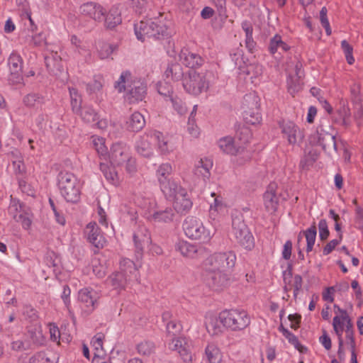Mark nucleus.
<instances>
[{"label": "nucleus", "mask_w": 363, "mask_h": 363, "mask_svg": "<svg viewBox=\"0 0 363 363\" xmlns=\"http://www.w3.org/2000/svg\"><path fill=\"white\" fill-rule=\"evenodd\" d=\"M114 88L119 93L125 91V99L129 104L142 101L147 94V84L128 70L121 73L118 80L114 83Z\"/></svg>", "instance_id": "nucleus-1"}, {"label": "nucleus", "mask_w": 363, "mask_h": 363, "mask_svg": "<svg viewBox=\"0 0 363 363\" xmlns=\"http://www.w3.org/2000/svg\"><path fill=\"white\" fill-rule=\"evenodd\" d=\"M57 185L61 195L67 202L77 203L80 201L81 185L73 173L60 172L57 176Z\"/></svg>", "instance_id": "nucleus-2"}, {"label": "nucleus", "mask_w": 363, "mask_h": 363, "mask_svg": "<svg viewBox=\"0 0 363 363\" xmlns=\"http://www.w3.org/2000/svg\"><path fill=\"white\" fill-rule=\"evenodd\" d=\"M230 239L247 250H251L255 247L254 237L241 214L232 216Z\"/></svg>", "instance_id": "nucleus-3"}, {"label": "nucleus", "mask_w": 363, "mask_h": 363, "mask_svg": "<svg viewBox=\"0 0 363 363\" xmlns=\"http://www.w3.org/2000/svg\"><path fill=\"white\" fill-rule=\"evenodd\" d=\"M220 321L223 327L232 331L242 330L250 323V318L243 310H224L219 313Z\"/></svg>", "instance_id": "nucleus-4"}, {"label": "nucleus", "mask_w": 363, "mask_h": 363, "mask_svg": "<svg viewBox=\"0 0 363 363\" xmlns=\"http://www.w3.org/2000/svg\"><path fill=\"white\" fill-rule=\"evenodd\" d=\"M182 85L188 94L198 96L208 90L209 82L204 72L189 70L183 79Z\"/></svg>", "instance_id": "nucleus-5"}, {"label": "nucleus", "mask_w": 363, "mask_h": 363, "mask_svg": "<svg viewBox=\"0 0 363 363\" xmlns=\"http://www.w3.org/2000/svg\"><path fill=\"white\" fill-rule=\"evenodd\" d=\"M332 129L330 125L320 124L317 127L316 132L311 135L310 143L313 145L321 146L323 150L328 153L332 151H337L335 136L328 131Z\"/></svg>", "instance_id": "nucleus-6"}, {"label": "nucleus", "mask_w": 363, "mask_h": 363, "mask_svg": "<svg viewBox=\"0 0 363 363\" xmlns=\"http://www.w3.org/2000/svg\"><path fill=\"white\" fill-rule=\"evenodd\" d=\"M183 229L186 235L192 240L206 242L211 238L210 232L206 229L203 223L195 217L188 216L183 223Z\"/></svg>", "instance_id": "nucleus-7"}, {"label": "nucleus", "mask_w": 363, "mask_h": 363, "mask_svg": "<svg viewBox=\"0 0 363 363\" xmlns=\"http://www.w3.org/2000/svg\"><path fill=\"white\" fill-rule=\"evenodd\" d=\"M230 274L222 270L206 269L205 281L214 291H221L230 284Z\"/></svg>", "instance_id": "nucleus-8"}, {"label": "nucleus", "mask_w": 363, "mask_h": 363, "mask_svg": "<svg viewBox=\"0 0 363 363\" xmlns=\"http://www.w3.org/2000/svg\"><path fill=\"white\" fill-rule=\"evenodd\" d=\"M236 255L232 251L215 253L208 259V262L211 266V269L223 272L234 267Z\"/></svg>", "instance_id": "nucleus-9"}, {"label": "nucleus", "mask_w": 363, "mask_h": 363, "mask_svg": "<svg viewBox=\"0 0 363 363\" xmlns=\"http://www.w3.org/2000/svg\"><path fill=\"white\" fill-rule=\"evenodd\" d=\"M151 26H155L156 28H164V20L161 18H148L142 20L134 25V30L137 38L144 41L146 38L150 39L152 35L150 32Z\"/></svg>", "instance_id": "nucleus-10"}, {"label": "nucleus", "mask_w": 363, "mask_h": 363, "mask_svg": "<svg viewBox=\"0 0 363 363\" xmlns=\"http://www.w3.org/2000/svg\"><path fill=\"white\" fill-rule=\"evenodd\" d=\"M98 292L92 289L85 288L79 291L78 300L84 313L90 314L98 306L99 299Z\"/></svg>", "instance_id": "nucleus-11"}, {"label": "nucleus", "mask_w": 363, "mask_h": 363, "mask_svg": "<svg viewBox=\"0 0 363 363\" xmlns=\"http://www.w3.org/2000/svg\"><path fill=\"white\" fill-rule=\"evenodd\" d=\"M283 138H286L290 145L299 144L303 141V131L292 121L279 123Z\"/></svg>", "instance_id": "nucleus-12"}, {"label": "nucleus", "mask_w": 363, "mask_h": 363, "mask_svg": "<svg viewBox=\"0 0 363 363\" xmlns=\"http://www.w3.org/2000/svg\"><path fill=\"white\" fill-rule=\"evenodd\" d=\"M130 152L127 145L122 143L112 145L107 159L113 167L123 165L129 159Z\"/></svg>", "instance_id": "nucleus-13"}, {"label": "nucleus", "mask_w": 363, "mask_h": 363, "mask_svg": "<svg viewBox=\"0 0 363 363\" xmlns=\"http://www.w3.org/2000/svg\"><path fill=\"white\" fill-rule=\"evenodd\" d=\"M23 59L16 52H13L9 59L8 65L10 69L9 81L13 84H17L23 80Z\"/></svg>", "instance_id": "nucleus-14"}, {"label": "nucleus", "mask_w": 363, "mask_h": 363, "mask_svg": "<svg viewBox=\"0 0 363 363\" xmlns=\"http://www.w3.org/2000/svg\"><path fill=\"white\" fill-rule=\"evenodd\" d=\"M26 337L30 348L31 346L38 347L45 345V338L43 335L41 324L38 322L26 327Z\"/></svg>", "instance_id": "nucleus-15"}, {"label": "nucleus", "mask_w": 363, "mask_h": 363, "mask_svg": "<svg viewBox=\"0 0 363 363\" xmlns=\"http://www.w3.org/2000/svg\"><path fill=\"white\" fill-rule=\"evenodd\" d=\"M169 347L172 350L177 351L184 362H191L192 354L190 350V345L185 338L182 337H172V342L169 343Z\"/></svg>", "instance_id": "nucleus-16"}, {"label": "nucleus", "mask_w": 363, "mask_h": 363, "mask_svg": "<svg viewBox=\"0 0 363 363\" xmlns=\"http://www.w3.org/2000/svg\"><path fill=\"white\" fill-rule=\"evenodd\" d=\"M173 208L175 211L180 214H186L192 207V201L187 193L186 189H180L176 196L173 197Z\"/></svg>", "instance_id": "nucleus-17"}, {"label": "nucleus", "mask_w": 363, "mask_h": 363, "mask_svg": "<svg viewBox=\"0 0 363 363\" xmlns=\"http://www.w3.org/2000/svg\"><path fill=\"white\" fill-rule=\"evenodd\" d=\"M79 11L82 15L89 17L98 22L103 21L106 12V10L101 5L94 2H87L82 4Z\"/></svg>", "instance_id": "nucleus-18"}, {"label": "nucleus", "mask_w": 363, "mask_h": 363, "mask_svg": "<svg viewBox=\"0 0 363 363\" xmlns=\"http://www.w3.org/2000/svg\"><path fill=\"white\" fill-rule=\"evenodd\" d=\"M277 187L276 183H270L263 195L264 206L268 211L274 212L277 209L279 200L277 192Z\"/></svg>", "instance_id": "nucleus-19"}, {"label": "nucleus", "mask_w": 363, "mask_h": 363, "mask_svg": "<svg viewBox=\"0 0 363 363\" xmlns=\"http://www.w3.org/2000/svg\"><path fill=\"white\" fill-rule=\"evenodd\" d=\"M87 239L95 247L103 248L106 243L105 238L96 223H89L86 228Z\"/></svg>", "instance_id": "nucleus-20"}, {"label": "nucleus", "mask_w": 363, "mask_h": 363, "mask_svg": "<svg viewBox=\"0 0 363 363\" xmlns=\"http://www.w3.org/2000/svg\"><path fill=\"white\" fill-rule=\"evenodd\" d=\"M179 59L182 64L191 68V70L200 67L204 62V60L199 55L191 52L188 49L181 50Z\"/></svg>", "instance_id": "nucleus-21"}, {"label": "nucleus", "mask_w": 363, "mask_h": 363, "mask_svg": "<svg viewBox=\"0 0 363 363\" xmlns=\"http://www.w3.org/2000/svg\"><path fill=\"white\" fill-rule=\"evenodd\" d=\"M45 64L48 71L52 75H58L63 71L61 57L57 52L45 55Z\"/></svg>", "instance_id": "nucleus-22"}, {"label": "nucleus", "mask_w": 363, "mask_h": 363, "mask_svg": "<svg viewBox=\"0 0 363 363\" xmlns=\"http://www.w3.org/2000/svg\"><path fill=\"white\" fill-rule=\"evenodd\" d=\"M220 149L227 154L235 155L240 152L243 147L238 145L235 139L230 136H226L220 138L218 142Z\"/></svg>", "instance_id": "nucleus-23"}, {"label": "nucleus", "mask_w": 363, "mask_h": 363, "mask_svg": "<svg viewBox=\"0 0 363 363\" xmlns=\"http://www.w3.org/2000/svg\"><path fill=\"white\" fill-rule=\"evenodd\" d=\"M133 241L138 253H142L145 245L151 242V238L146 228H140L133 234Z\"/></svg>", "instance_id": "nucleus-24"}, {"label": "nucleus", "mask_w": 363, "mask_h": 363, "mask_svg": "<svg viewBox=\"0 0 363 363\" xmlns=\"http://www.w3.org/2000/svg\"><path fill=\"white\" fill-rule=\"evenodd\" d=\"M120 269L119 272L124 273L125 276L128 277L130 281H138L139 273L133 260L128 258L123 259L120 262Z\"/></svg>", "instance_id": "nucleus-25"}, {"label": "nucleus", "mask_w": 363, "mask_h": 363, "mask_svg": "<svg viewBox=\"0 0 363 363\" xmlns=\"http://www.w3.org/2000/svg\"><path fill=\"white\" fill-rule=\"evenodd\" d=\"M145 125L144 116L138 111L130 115L126 121V129L131 132H139Z\"/></svg>", "instance_id": "nucleus-26"}, {"label": "nucleus", "mask_w": 363, "mask_h": 363, "mask_svg": "<svg viewBox=\"0 0 363 363\" xmlns=\"http://www.w3.org/2000/svg\"><path fill=\"white\" fill-rule=\"evenodd\" d=\"M160 187L166 199L169 200L176 196L180 189H185L172 179L160 184Z\"/></svg>", "instance_id": "nucleus-27"}, {"label": "nucleus", "mask_w": 363, "mask_h": 363, "mask_svg": "<svg viewBox=\"0 0 363 363\" xmlns=\"http://www.w3.org/2000/svg\"><path fill=\"white\" fill-rule=\"evenodd\" d=\"M104 26L106 29L112 30L121 23L122 18L118 9L112 8L104 16Z\"/></svg>", "instance_id": "nucleus-28"}, {"label": "nucleus", "mask_w": 363, "mask_h": 363, "mask_svg": "<svg viewBox=\"0 0 363 363\" xmlns=\"http://www.w3.org/2000/svg\"><path fill=\"white\" fill-rule=\"evenodd\" d=\"M176 250L179 251L184 257L194 258L201 250L197 245L191 244L186 241H179L176 244Z\"/></svg>", "instance_id": "nucleus-29"}, {"label": "nucleus", "mask_w": 363, "mask_h": 363, "mask_svg": "<svg viewBox=\"0 0 363 363\" xmlns=\"http://www.w3.org/2000/svg\"><path fill=\"white\" fill-rule=\"evenodd\" d=\"M130 281L123 272H116L110 275L106 279V284L113 286L115 289H123L128 282Z\"/></svg>", "instance_id": "nucleus-30"}, {"label": "nucleus", "mask_w": 363, "mask_h": 363, "mask_svg": "<svg viewBox=\"0 0 363 363\" xmlns=\"http://www.w3.org/2000/svg\"><path fill=\"white\" fill-rule=\"evenodd\" d=\"M164 76L167 79H171L174 82L183 80L186 76L184 73L182 65L179 63H172L168 65L164 72Z\"/></svg>", "instance_id": "nucleus-31"}, {"label": "nucleus", "mask_w": 363, "mask_h": 363, "mask_svg": "<svg viewBox=\"0 0 363 363\" xmlns=\"http://www.w3.org/2000/svg\"><path fill=\"white\" fill-rule=\"evenodd\" d=\"M206 360L208 363H220L222 354L219 348L213 344L208 345L205 349Z\"/></svg>", "instance_id": "nucleus-32"}, {"label": "nucleus", "mask_w": 363, "mask_h": 363, "mask_svg": "<svg viewBox=\"0 0 363 363\" xmlns=\"http://www.w3.org/2000/svg\"><path fill=\"white\" fill-rule=\"evenodd\" d=\"M114 167L113 166L109 167L106 164L100 162V169L106 180L111 184L117 186L119 184V177Z\"/></svg>", "instance_id": "nucleus-33"}, {"label": "nucleus", "mask_w": 363, "mask_h": 363, "mask_svg": "<svg viewBox=\"0 0 363 363\" xmlns=\"http://www.w3.org/2000/svg\"><path fill=\"white\" fill-rule=\"evenodd\" d=\"M220 323L219 317L214 315L207 318L205 323L206 330L211 335H218L223 332Z\"/></svg>", "instance_id": "nucleus-34"}, {"label": "nucleus", "mask_w": 363, "mask_h": 363, "mask_svg": "<svg viewBox=\"0 0 363 363\" xmlns=\"http://www.w3.org/2000/svg\"><path fill=\"white\" fill-rule=\"evenodd\" d=\"M135 149L138 154L145 157H150L152 154V149L147 140V136L141 137L140 140L137 141Z\"/></svg>", "instance_id": "nucleus-35"}, {"label": "nucleus", "mask_w": 363, "mask_h": 363, "mask_svg": "<svg viewBox=\"0 0 363 363\" xmlns=\"http://www.w3.org/2000/svg\"><path fill=\"white\" fill-rule=\"evenodd\" d=\"M174 209L167 207L164 210L157 211L152 214V218L155 221L169 223L173 220L174 217Z\"/></svg>", "instance_id": "nucleus-36"}, {"label": "nucleus", "mask_w": 363, "mask_h": 363, "mask_svg": "<svg viewBox=\"0 0 363 363\" xmlns=\"http://www.w3.org/2000/svg\"><path fill=\"white\" fill-rule=\"evenodd\" d=\"M212 167V162L210 161L204 162L202 159L198 162L195 166L194 174L198 177H202L203 180L208 179L210 177L209 169Z\"/></svg>", "instance_id": "nucleus-37"}, {"label": "nucleus", "mask_w": 363, "mask_h": 363, "mask_svg": "<svg viewBox=\"0 0 363 363\" xmlns=\"http://www.w3.org/2000/svg\"><path fill=\"white\" fill-rule=\"evenodd\" d=\"M242 108L247 109H259V98L255 93L245 94L243 98Z\"/></svg>", "instance_id": "nucleus-38"}, {"label": "nucleus", "mask_w": 363, "mask_h": 363, "mask_svg": "<svg viewBox=\"0 0 363 363\" xmlns=\"http://www.w3.org/2000/svg\"><path fill=\"white\" fill-rule=\"evenodd\" d=\"M164 28L159 30V28H156L155 26H151L150 32L152 35H150V39L153 40H164L167 39L171 36V30L167 25V21H164Z\"/></svg>", "instance_id": "nucleus-39"}, {"label": "nucleus", "mask_w": 363, "mask_h": 363, "mask_svg": "<svg viewBox=\"0 0 363 363\" xmlns=\"http://www.w3.org/2000/svg\"><path fill=\"white\" fill-rule=\"evenodd\" d=\"M164 28L159 30V28H156L155 26H151L150 32L152 35H150V39L153 40H164L167 39L171 36V30L167 25V21H164Z\"/></svg>", "instance_id": "nucleus-40"}, {"label": "nucleus", "mask_w": 363, "mask_h": 363, "mask_svg": "<svg viewBox=\"0 0 363 363\" xmlns=\"http://www.w3.org/2000/svg\"><path fill=\"white\" fill-rule=\"evenodd\" d=\"M172 172V167L169 163H163L160 164L157 170V177L159 184L171 179Z\"/></svg>", "instance_id": "nucleus-41"}, {"label": "nucleus", "mask_w": 363, "mask_h": 363, "mask_svg": "<svg viewBox=\"0 0 363 363\" xmlns=\"http://www.w3.org/2000/svg\"><path fill=\"white\" fill-rule=\"evenodd\" d=\"M78 114L86 123H93L99 119L98 113L89 106H84Z\"/></svg>", "instance_id": "nucleus-42"}, {"label": "nucleus", "mask_w": 363, "mask_h": 363, "mask_svg": "<svg viewBox=\"0 0 363 363\" xmlns=\"http://www.w3.org/2000/svg\"><path fill=\"white\" fill-rule=\"evenodd\" d=\"M278 48L281 49L283 51H287L289 46L282 41L281 38L279 35H275L269 42V50L271 54H274Z\"/></svg>", "instance_id": "nucleus-43"}, {"label": "nucleus", "mask_w": 363, "mask_h": 363, "mask_svg": "<svg viewBox=\"0 0 363 363\" xmlns=\"http://www.w3.org/2000/svg\"><path fill=\"white\" fill-rule=\"evenodd\" d=\"M339 118H334V121L336 123H340L345 128H347L351 124L350 111L348 108L343 106L337 111Z\"/></svg>", "instance_id": "nucleus-44"}, {"label": "nucleus", "mask_w": 363, "mask_h": 363, "mask_svg": "<svg viewBox=\"0 0 363 363\" xmlns=\"http://www.w3.org/2000/svg\"><path fill=\"white\" fill-rule=\"evenodd\" d=\"M304 236L306 239V252H309L312 251L313 247L314 245L315 238L317 235V228L315 223H313V225L306 230L303 232Z\"/></svg>", "instance_id": "nucleus-45"}, {"label": "nucleus", "mask_w": 363, "mask_h": 363, "mask_svg": "<svg viewBox=\"0 0 363 363\" xmlns=\"http://www.w3.org/2000/svg\"><path fill=\"white\" fill-rule=\"evenodd\" d=\"M243 117L247 123L252 125L259 124L262 121L259 109L243 111Z\"/></svg>", "instance_id": "nucleus-46"}, {"label": "nucleus", "mask_w": 363, "mask_h": 363, "mask_svg": "<svg viewBox=\"0 0 363 363\" xmlns=\"http://www.w3.org/2000/svg\"><path fill=\"white\" fill-rule=\"evenodd\" d=\"M288 91L294 95L302 89L301 78L291 74L289 75L287 79Z\"/></svg>", "instance_id": "nucleus-47"}, {"label": "nucleus", "mask_w": 363, "mask_h": 363, "mask_svg": "<svg viewBox=\"0 0 363 363\" xmlns=\"http://www.w3.org/2000/svg\"><path fill=\"white\" fill-rule=\"evenodd\" d=\"M344 321L346 323L345 333L346 338L348 340V344L350 345L351 350H355V340L354 337V330L352 320L350 316H347L344 318Z\"/></svg>", "instance_id": "nucleus-48"}, {"label": "nucleus", "mask_w": 363, "mask_h": 363, "mask_svg": "<svg viewBox=\"0 0 363 363\" xmlns=\"http://www.w3.org/2000/svg\"><path fill=\"white\" fill-rule=\"evenodd\" d=\"M138 352L143 356L149 357L155 351V345L151 341H143L137 345Z\"/></svg>", "instance_id": "nucleus-49"}, {"label": "nucleus", "mask_w": 363, "mask_h": 363, "mask_svg": "<svg viewBox=\"0 0 363 363\" xmlns=\"http://www.w3.org/2000/svg\"><path fill=\"white\" fill-rule=\"evenodd\" d=\"M69 94L71 97V106L74 113H79L82 110V99L81 96L78 94L77 90L74 88L69 89Z\"/></svg>", "instance_id": "nucleus-50"}, {"label": "nucleus", "mask_w": 363, "mask_h": 363, "mask_svg": "<svg viewBox=\"0 0 363 363\" xmlns=\"http://www.w3.org/2000/svg\"><path fill=\"white\" fill-rule=\"evenodd\" d=\"M240 71L251 78H256L262 74V67L258 64H250L244 65Z\"/></svg>", "instance_id": "nucleus-51"}, {"label": "nucleus", "mask_w": 363, "mask_h": 363, "mask_svg": "<svg viewBox=\"0 0 363 363\" xmlns=\"http://www.w3.org/2000/svg\"><path fill=\"white\" fill-rule=\"evenodd\" d=\"M352 100L354 104H359L363 101V90L358 82H354L350 87Z\"/></svg>", "instance_id": "nucleus-52"}, {"label": "nucleus", "mask_w": 363, "mask_h": 363, "mask_svg": "<svg viewBox=\"0 0 363 363\" xmlns=\"http://www.w3.org/2000/svg\"><path fill=\"white\" fill-rule=\"evenodd\" d=\"M116 49L113 45L107 43H101L99 45L98 54L99 57L101 60L108 58Z\"/></svg>", "instance_id": "nucleus-53"}, {"label": "nucleus", "mask_w": 363, "mask_h": 363, "mask_svg": "<svg viewBox=\"0 0 363 363\" xmlns=\"http://www.w3.org/2000/svg\"><path fill=\"white\" fill-rule=\"evenodd\" d=\"M167 334L169 337H177L182 330V324L175 320H171L167 323Z\"/></svg>", "instance_id": "nucleus-54"}, {"label": "nucleus", "mask_w": 363, "mask_h": 363, "mask_svg": "<svg viewBox=\"0 0 363 363\" xmlns=\"http://www.w3.org/2000/svg\"><path fill=\"white\" fill-rule=\"evenodd\" d=\"M171 101L173 108L180 115L185 114L186 107L185 103L177 95H173L169 99Z\"/></svg>", "instance_id": "nucleus-55"}, {"label": "nucleus", "mask_w": 363, "mask_h": 363, "mask_svg": "<svg viewBox=\"0 0 363 363\" xmlns=\"http://www.w3.org/2000/svg\"><path fill=\"white\" fill-rule=\"evenodd\" d=\"M157 91L160 95L165 97L166 101H168L171 98V96L174 95L172 86L167 82L158 83Z\"/></svg>", "instance_id": "nucleus-56"}, {"label": "nucleus", "mask_w": 363, "mask_h": 363, "mask_svg": "<svg viewBox=\"0 0 363 363\" xmlns=\"http://www.w3.org/2000/svg\"><path fill=\"white\" fill-rule=\"evenodd\" d=\"M230 57L234 62L235 65L238 66V68L242 70V67L245 65V62L243 60V51L241 48H237L233 52H230Z\"/></svg>", "instance_id": "nucleus-57"}, {"label": "nucleus", "mask_w": 363, "mask_h": 363, "mask_svg": "<svg viewBox=\"0 0 363 363\" xmlns=\"http://www.w3.org/2000/svg\"><path fill=\"white\" fill-rule=\"evenodd\" d=\"M341 48L345 53L346 60L349 65H352L354 62L353 57V48L349 44L346 40H343L341 42Z\"/></svg>", "instance_id": "nucleus-58"}, {"label": "nucleus", "mask_w": 363, "mask_h": 363, "mask_svg": "<svg viewBox=\"0 0 363 363\" xmlns=\"http://www.w3.org/2000/svg\"><path fill=\"white\" fill-rule=\"evenodd\" d=\"M328 10L326 7H323L320 11V21L322 26L325 28V33L328 35H330L332 30L330 23L327 17Z\"/></svg>", "instance_id": "nucleus-59"}, {"label": "nucleus", "mask_w": 363, "mask_h": 363, "mask_svg": "<svg viewBox=\"0 0 363 363\" xmlns=\"http://www.w3.org/2000/svg\"><path fill=\"white\" fill-rule=\"evenodd\" d=\"M212 4L215 5L217 9L219 16L221 19H226L228 16L226 14V0H211Z\"/></svg>", "instance_id": "nucleus-60"}, {"label": "nucleus", "mask_w": 363, "mask_h": 363, "mask_svg": "<svg viewBox=\"0 0 363 363\" xmlns=\"http://www.w3.org/2000/svg\"><path fill=\"white\" fill-rule=\"evenodd\" d=\"M319 237L321 241H325L329 235L328 223L325 219H321L318 223Z\"/></svg>", "instance_id": "nucleus-61"}, {"label": "nucleus", "mask_w": 363, "mask_h": 363, "mask_svg": "<svg viewBox=\"0 0 363 363\" xmlns=\"http://www.w3.org/2000/svg\"><path fill=\"white\" fill-rule=\"evenodd\" d=\"M94 145L100 157H103L104 160H107L109 152L107 151V147L104 145L103 138L98 139V141H94Z\"/></svg>", "instance_id": "nucleus-62"}, {"label": "nucleus", "mask_w": 363, "mask_h": 363, "mask_svg": "<svg viewBox=\"0 0 363 363\" xmlns=\"http://www.w3.org/2000/svg\"><path fill=\"white\" fill-rule=\"evenodd\" d=\"M303 278L299 274H295L294 277V281L291 284V287L294 289V297L296 299L298 294L302 289Z\"/></svg>", "instance_id": "nucleus-63"}, {"label": "nucleus", "mask_w": 363, "mask_h": 363, "mask_svg": "<svg viewBox=\"0 0 363 363\" xmlns=\"http://www.w3.org/2000/svg\"><path fill=\"white\" fill-rule=\"evenodd\" d=\"M155 137L157 140L158 148L160 150L162 154H167L169 152V147L167 141H166L162 135V134L160 132L155 134Z\"/></svg>", "instance_id": "nucleus-64"}]
</instances>
